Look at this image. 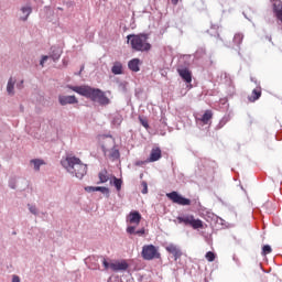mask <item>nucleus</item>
Segmentation results:
<instances>
[{"label": "nucleus", "mask_w": 282, "mask_h": 282, "mask_svg": "<svg viewBox=\"0 0 282 282\" xmlns=\"http://www.w3.org/2000/svg\"><path fill=\"white\" fill-rule=\"evenodd\" d=\"M139 122L144 127V129H149V121L145 118L139 117Z\"/></svg>", "instance_id": "30"}, {"label": "nucleus", "mask_w": 282, "mask_h": 282, "mask_svg": "<svg viewBox=\"0 0 282 282\" xmlns=\"http://www.w3.org/2000/svg\"><path fill=\"white\" fill-rule=\"evenodd\" d=\"M261 98V87L252 90L251 96L248 97L249 102H257Z\"/></svg>", "instance_id": "15"}, {"label": "nucleus", "mask_w": 282, "mask_h": 282, "mask_svg": "<svg viewBox=\"0 0 282 282\" xmlns=\"http://www.w3.org/2000/svg\"><path fill=\"white\" fill-rule=\"evenodd\" d=\"M128 43H130L131 48L134 52H151V43H149V35L141 34H130L127 36Z\"/></svg>", "instance_id": "3"}, {"label": "nucleus", "mask_w": 282, "mask_h": 282, "mask_svg": "<svg viewBox=\"0 0 282 282\" xmlns=\"http://www.w3.org/2000/svg\"><path fill=\"white\" fill-rule=\"evenodd\" d=\"M272 252V247L269 245H265L262 247V257H265L267 254H270Z\"/></svg>", "instance_id": "28"}, {"label": "nucleus", "mask_w": 282, "mask_h": 282, "mask_svg": "<svg viewBox=\"0 0 282 282\" xmlns=\"http://www.w3.org/2000/svg\"><path fill=\"white\" fill-rule=\"evenodd\" d=\"M17 80H14L12 77H10L8 85H7V91L9 96H14V84Z\"/></svg>", "instance_id": "20"}, {"label": "nucleus", "mask_w": 282, "mask_h": 282, "mask_svg": "<svg viewBox=\"0 0 282 282\" xmlns=\"http://www.w3.org/2000/svg\"><path fill=\"white\" fill-rule=\"evenodd\" d=\"M98 177L99 182L97 184H106V182H109V173L107 172V170H102L101 172H99Z\"/></svg>", "instance_id": "18"}, {"label": "nucleus", "mask_w": 282, "mask_h": 282, "mask_svg": "<svg viewBox=\"0 0 282 282\" xmlns=\"http://www.w3.org/2000/svg\"><path fill=\"white\" fill-rule=\"evenodd\" d=\"M275 17L282 23V4L275 8Z\"/></svg>", "instance_id": "27"}, {"label": "nucleus", "mask_w": 282, "mask_h": 282, "mask_svg": "<svg viewBox=\"0 0 282 282\" xmlns=\"http://www.w3.org/2000/svg\"><path fill=\"white\" fill-rule=\"evenodd\" d=\"M18 89H23V80H21L20 84L17 85Z\"/></svg>", "instance_id": "38"}, {"label": "nucleus", "mask_w": 282, "mask_h": 282, "mask_svg": "<svg viewBox=\"0 0 282 282\" xmlns=\"http://www.w3.org/2000/svg\"><path fill=\"white\" fill-rule=\"evenodd\" d=\"M62 54H63V51L59 47L53 46L51 48V58H53V61H58Z\"/></svg>", "instance_id": "17"}, {"label": "nucleus", "mask_w": 282, "mask_h": 282, "mask_svg": "<svg viewBox=\"0 0 282 282\" xmlns=\"http://www.w3.org/2000/svg\"><path fill=\"white\" fill-rule=\"evenodd\" d=\"M166 197H169L173 204H177L178 206H191V199L180 195L177 192H171L166 194Z\"/></svg>", "instance_id": "6"}, {"label": "nucleus", "mask_w": 282, "mask_h": 282, "mask_svg": "<svg viewBox=\"0 0 282 282\" xmlns=\"http://www.w3.org/2000/svg\"><path fill=\"white\" fill-rule=\"evenodd\" d=\"M128 67L129 69H131V72H139L140 70V59L138 58H133L128 63Z\"/></svg>", "instance_id": "16"}, {"label": "nucleus", "mask_w": 282, "mask_h": 282, "mask_svg": "<svg viewBox=\"0 0 282 282\" xmlns=\"http://www.w3.org/2000/svg\"><path fill=\"white\" fill-rule=\"evenodd\" d=\"M102 263L106 270H109V268H111V264H109L106 259H104Z\"/></svg>", "instance_id": "35"}, {"label": "nucleus", "mask_w": 282, "mask_h": 282, "mask_svg": "<svg viewBox=\"0 0 282 282\" xmlns=\"http://www.w3.org/2000/svg\"><path fill=\"white\" fill-rule=\"evenodd\" d=\"M29 210H30V213H32V215H36V213H37L36 206L29 205Z\"/></svg>", "instance_id": "34"}, {"label": "nucleus", "mask_w": 282, "mask_h": 282, "mask_svg": "<svg viewBox=\"0 0 282 282\" xmlns=\"http://www.w3.org/2000/svg\"><path fill=\"white\" fill-rule=\"evenodd\" d=\"M141 256L145 261H153V259H160L161 257V254L158 251V248L153 245L143 246Z\"/></svg>", "instance_id": "5"}, {"label": "nucleus", "mask_w": 282, "mask_h": 282, "mask_svg": "<svg viewBox=\"0 0 282 282\" xmlns=\"http://www.w3.org/2000/svg\"><path fill=\"white\" fill-rule=\"evenodd\" d=\"M110 158L112 160H118V158H120V151L118 149H115V145L110 150Z\"/></svg>", "instance_id": "25"}, {"label": "nucleus", "mask_w": 282, "mask_h": 282, "mask_svg": "<svg viewBox=\"0 0 282 282\" xmlns=\"http://www.w3.org/2000/svg\"><path fill=\"white\" fill-rule=\"evenodd\" d=\"M31 164H33L34 171H41V166H43V164H45V161H43L41 159H33V160H31Z\"/></svg>", "instance_id": "22"}, {"label": "nucleus", "mask_w": 282, "mask_h": 282, "mask_svg": "<svg viewBox=\"0 0 282 282\" xmlns=\"http://www.w3.org/2000/svg\"><path fill=\"white\" fill-rule=\"evenodd\" d=\"M68 89L75 91V94H79V96H85V98H90L99 102V105H109L111 101L107 98V95L98 88H91L89 86H68Z\"/></svg>", "instance_id": "1"}, {"label": "nucleus", "mask_w": 282, "mask_h": 282, "mask_svg": "<svg viewBox=\"0 0 282 282\" xmlns=\"http://www.w3.org/2000/svg\"><path fill=\"white\" fill-rule=\"evenodd\" d=\"M112 74L116 76L122 74V63L120 62H115L111 68Z\"/></svg>", "instance_id": "19"}, {"label": "nucleus", "mask_w": 282, "mask_h": 282, "mask_svg": "<svg viewBox=\"0 0 282 282\" xmlns=\"http://www.w3.org/2000/svg\"><path fill=\"white\" fill-rule=\"evenodd\" d=\"M47 58H50V56H47V55H44V56L42 57V59H41V62H40V65H41L42 67L45 66V62L47 61Z\"/></svg>", "instance_id": "33"}, {"label": "nucleus", "mask_w": 282, "mask_h": 282, "mask_svg": "<svg viewBox=\"0 0 282 282\" xmlns=\"http://www.w3.org/2000/svg\"><path fill=\"white\" fill-rule=\"evenodd\" d=\"M127 232H128V235H135V227H133V226H129L128 228H127Z\"/></svg>", "instance_id": "32"}, {"label": "nucleus", "mask_w": 282, "mask_h": 282, "mask_svg": "<svg viewBox=\"0 0 282 282\" xmlns=\"http://www.w3.org/2000/svg\"><path fill=\"white\" fill-rule=\"evenodd\" d=\"M113 185L118 192L122 191V180L113 177Z\"/></svg>", "instance_id": "26"}, {"label": "nucleus", "mask_w": 282, "mask_h": 282, "mask_svg": "<svg viewBox=\"0 0 282 282\" xmlns=\"http://www.w3.org/2000/svg\"><path fill=\"white\" fill-rule=\"evenodd\" d=\"M177 72L185 83H193V73L188 68H178Z\"/></svg>", "instance_id": "10"}, {"label": "nucleus", "mask_w": 282, "mask_h": 282, "mask_svg": "<svg viewBox=\"0 0 282 282\" xmlns=\"http://www.w3.org/2000/svg\"><path fill=\"white\" fill-rule=\"evenodd\" d=\"M61 164L66 169L67 173H70V175L78 180H83L87 175V164L76 156H66L61 161Z\"/></svg>", "instance_id": "2"}, {"label": "nucleus", "mask_w": 282, "mask_h": 282, "mask_svg": "<svg viewBox=\"0 0 282 282\" xmlns=\"http://www.w3.org/2000/svg\"><path fill=\"white\" fill-rule=\"evenodd\" d=\"M215 258H216V256H215V252H213V251H208V252L205 254V259H207L209 262L215 261Z\"/></svg>", "instance_id": "29"}, {"label": "nucleus", "mask_w": 282, "mask_h": 282, "mask_svg": "<svg viewBox=\"0 0 282 282\" xmlns=\"http://www.w3.org/2000/svg\"><path fill=\"white\" fill-rule=\"evenodd\" d=\"M171 2L173 3V6H177V3H180V0H171Z\"/></svg>", "instance_id": "39"}, {"label": "nucleus", "mask_w": 282, "mask_h": 282, "mask_svg": "<svg viewBox=\"0 0 282 282\" xmlns=\"http://www.w3.org/2000/svg\"><path fill=\"white\" fill-rule=\"evenodd\" d=\"M234 43H235V45H237V46L241 45V43H243V34H241V33H236V34L234 35Z\"/></svg>", "instance_id": "24"}, {"label": "nucleus", "mask_w": 282, "mask_h": 282, "mask_svg": "<svg viewBox=\"0 0 282 282\" xmlns=\"http://www.w3.org/2000/svg\"><path fill=\"white\" fill-rule=\"evenodd\" d=\"M110 268L113 270V272H118L120 270H127L129 268V264L126 261L116 262L110 263Z\"/></svg>", "instance_id": "14"}, {"label": "nucleus", "mask_w": 282, "mask_h": 282, "mask_svg": "<svg viewBox=\"0 0 282 282\" xmlns=\"http://www.w3.org/2000/svg\"><path fill=\"white\" fill-rule=\"evenodd\" d=\"M178 224H184L185 226H191L194 230H199L204 228V221L202 219H195L193 215H184L176 217Z\"/></svg>", "instance_id": "4"}, {"label": "nucleus", "mask_w": 282, "mask_h": 282, "mask_svg": "<svg viewBox=\"0 0 282 282\" xmlns=\"http://www.w3.org/2000/svg\"><path fill=\"white\" fill-rule=\"evenodd\" d=\"M12 282H21V279H19L18 275H13L12 278Z\"/></svg>", "instance_id": "37"}, {"label": "nucleus", "mask_w": 282, "mask_h": 282, "mask_svg": "<svg viewBox=\"0 0 282 282\" xmlns=\"http://www.w3.org/2000/svg\"><path fill=\"white\" fill-rule=\"evenodd\" d=\"M22 13L24 14V17L21 18L22 21H28V17H30V14H32V7H23L21 9Z\"/></svg>", "instance_id": "23"}, {"label": "nucleus", "mask_w": 282, "mask_h": 282, "mask_svg": "<svg viewBox=\"0 0 282 282\" xmlns=\"http://www.w3.org/2000/svg\"><path fill=\"white\" fill-rule=\"evenodd\" d=\"M58 102L59 105H62V107H65V105H78V99L74 95L72 96L59 95Z\"/></svg>", "instance_id": "8"}, {"label": "nucleus", "mask_w": 282, "mask_h": 282, "mask_svg": "<svg viewBox=\"0 0 282 282\" xmlns=\"http://www.w3.org/2000/svg\"><path fill=\"white\" fill-rule=\"evenodd\" d=\"M142 187H143V189H142V194L143 195H147V193H149V185L147 184V182H142Z\"/></svg>", "instance_id": "31"}, {"label": "nucleus", "mask_w": 282, "mask_h": 282, "mask_svg": "<svg viewBox=\"0 0 282 282\" xmlns=\"http://www.w3.org/2000/svg\"><path fill=\"white\" fill-rule=\"evenodd\" d=\"M200 120L204 124H208L213 120V110H206Z\"/></svg>", "instance_id": "21"}, {"label": "nucleus", "mask_w": 282, "mask_h": 282, "mask_svg": "<svg viewBox=\"0 0 282 282\" xmlns=\"http://www.w3.org/2000/svg\"><path fill=\"white\" fill-rule=\"evenodd\" d=\"M162 158V150L160 148H153L150 153L148 162H158Z\"/></svg>", "instance_id": "12"}, {"label": "nucleus", "mask_w": 282, "mask_h": 282, "mask_svg": "<svg viewBox=\"0 0 282 282\" xmlns=\"http://www.w3.org/2000/svg\"><path fill=\"white\" fill-rule=\"evenodd\" d=\"M83 69H85V66H82L80 72H83Z\"/></svg>", "instance_id": "40"}, {"label": "nucleus", "mask_w": 282, "mask_h": 282, "mask_svg": "<svg viewBox=\"0 0 282 282\" xmlns=\"http://www.w3.org/2000/svg\"><path fill=\"white\" fill-rule=\"evenodd\" d=\"M145 230L144 228L140 229V230H137L135 231V235H138L139 237H142V235H144Z\"/></svg>", "instance_id": "36"}, {"label": "nucleus", "mask_w": 282, "mask_h": 282, "mask_svg": "<svg viewBox=\"0 0 282 282\" xmlns=\"http://www.w3.org/2000/svg\"><path fill=\"white\" fill-rule=\"evenodd\" d=\"M85 191L87 193H96L99 191V193H102L104 195H109V187H100V186H97V187H94V186H87L85 187Z\"/></svg>", "instance_id": "13"}, {"label": "nucleus", "mask_w": 282, "mask_h": 282, "mask_svg": "<svg viewBox=\"0 0 282 282\" xmlns=\"http://www.w3.org/2000/svg\"><path fill=\"white\" fill-rule=\"evenodd\" d=\"M166 252L170 254H173L174 261H177V259L182 258V250L177 245L170 243L165 247Z\"/></svg>", "instance_id": "9"}, {"label": "nucleus", "mask_w": 282, "mask_h": 282, "mask_svg": "<svg viewBox=\"0 0 282 282\" xmlns=\"http://www.w3.org/2000/svg\"><path fill=\"white\" fill-rule=\"evenodd\" d=\"M128 221L129 224H135V226H139L140 221H142V215L140 214V212H131L128 215Z\"/></svg>", "instance_id": "11"}, {"label": "nucleus", "mask_w": 282, "mask_h": 282, "mask_svg": "<svg viewBox=\"0 0 282 282\" xmlns=\"http://www.w3.org/2000/svg\"><path fill=\"white\" fill-rule=\"evenodd\" d=\"M100 144L104 153H107L109 149L116 147V142L113 141V138L111 137H101L100 138Z\"/></svg>", "instance_id": "7"}]
</instances>
